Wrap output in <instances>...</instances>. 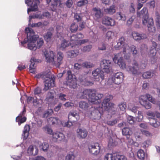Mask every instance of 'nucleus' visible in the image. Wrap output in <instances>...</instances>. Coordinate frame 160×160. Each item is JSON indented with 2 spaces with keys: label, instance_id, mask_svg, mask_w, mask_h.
<instances>
[{
  "label": "nucleus",
  "instance_id": "obj_41",
  "mask_svg": "<svg viewBox=\"0 0 160 160\" xmlns=\"http://www.w3.org/2000/svg\"><path fill=\"white\" fill-rule=\"evenodd\" d=\"M78 39L77 38L76 35H73L70 38V42L72 43L73 47L75 45H77L78 43Z\"/></svg>",
  "mask_w": 160,
  "mask_h": 160
},
{
  "label": "nucleus",
  "instance_id": "obj_64",
  "mask_svg": "<svg viewBox=\"0 0 160 160\" xmlns=\"http://www.w3.org/2000/svg\"><path fill=\"white\" fill-rule=\"evenodd\" d=\"M117 122V120L116 119H115L114 120L108 121L107 123L108 125L112 126L116 124Z\"/></svg>",
  "mask_w": 160,
  "mask_h": 160
},
{
  "label": "nucleus",
  "instance_id": "obj_31",
  "mask_svg": "<svg viewBox=\"0 0 160 160\" xmlns=\"http://www.w3.org/2000/svg\"><path fill=\"white\" fill-rule=\"evenodd\" d=\"M116 18L119 21L122 20L125 21L126 19L125 15L121 12H118L115 15Z\"/></svg>",
  "mask_w": 160,
  "mask_h": 160
},
{
  "label": "nucleus",
  "instance_id": "obj_23",
  "mask_svg": "<svg viewBox=\"0 0 160 160\" xmlns=\"http://www.w3.org/2000/svg\"><path fill=\"white\" fill-rule=\"evenodd\" d=\"M31 64L29 66V71L31 73H34L35 72V68L36 66L35 64L38 61L34 58H32L30 60Z\"/></svg>",
  "mask_w": 160,
  "mask_h": 160
},
{
  "label": "nucleus",
  "instance_id": "obj_52",
  "mask_svg": "<svg viewBox=\"0 0 160 160\" xmlns=\"http://www.w3.org/2000/svg\"><path fill=\"white\" fill-rule=\"evenodd\" d=\"M118 106L121 110L124 111L127 108L126 103L125 102H122L119 104Z\"/></svg>",
  "mask_w": 160,
  "mask_h": 160
},
{
  "label": "nucleus",
  "instance_id": "obj_40",
  "mask_svg": "<svg viewBox=\"0 0 160 160\" xmlns=\"http://www.w3.org/2000/svg\"><path fill=\"white\" fill-rule=\"evenodd\" d=\"M150 124L154 127H158L160 125V122L158 121L156 119L153 118H150Z\"/></svg>",
  "mask_w": 160,
  "mask_h": 160
},
{
  "label": "nucleus",
  "instance_id": "obj_51",
  "mask_svg": "<svg viewBox=\"0 0 160 160\" xmlns=\"http://www.w3.org/2000/svg\"><path fill=\"white\" fill-rule=\"evenodd\" d=\"M26 120V118L25 117H17L16 119V121L17 122H18L19 125L24 122Z\"/></svg>",
  "mask_w": 160,
  "mask_h": 160
},
{
  "label": "nucleus",
  "instance_id": "obj_56",
  "mask_svg": "<svg viewBox=\"0 0 160 160\" xmlns=\"http://www.w3.org/2000/svg\"><path fill=\"white\" fill-rule=\"evenodd\" d=\"M48 74V73H46V72H45L42 74H40L37 75L35 76V77L37 78H42L43 79H45L47 77Z\"/></svg>",
  "mask_w": 160,
  "mask_h": 160
},
{
  "label": "nucleus",
  "instance_id": "obj_17",
  "mask_svg": "<svg viewBox=\"0 0 160 160\" xmlns=\"http://www.w3.org/2000/svg\"><path fill=\"white\" fill-rule=\"evenodd\" d=\"M132 36L133 38L136 41H140L146 39L147 35L144 33L134 31L132 32Z\"/></svg>",
  "mask_w": 160,
  "mask_h": 160
},
{
  "label": "nucleus",
  "instance_id": "obj_25",
  "mask_svg": "<svg viewBox=\"0 0 160 160\" xmlns=\"http://www.w3.org/2000/svg\"><path fill=\"white\" fill-rule=\"evenodd\" d=\"M94 14V18L96 19L101 18L103 15V14L99 8H94L92 9Z\"/></svg>",
  "mask_w": 160,
  "mask_h": 160
},
{
  "label": "nucleus",
  "instance_id": "obj_61",
  "mask_svg": "<svg viewBox=\"0 0 160 160\" xmlns=\"http://www.w3.org/2000/svg\"><path fill=\"white\" fill-rule=\"evenodd\" d=\"M117 144L115 141H114L112 138H110L108 142V145L110 147L114 146Z\"/></svg>",
  "mask_w": 160,
  "mask_h": 160
},
{
  "label": "nucleus",
  "instance_id": "obj_3",
  "mask_svg": "<svg viewBox=\"0 0 160 160\" xmlns=\"http://www.w3.org/2000/svg\"><path fill=\"white\" fill-rule=\"evenodd\" d=\"M79 95L81 98H88L89 102L92 104H96L98 102V100L103 97L102 94L98 93L96 90L90 89L83 90Z\"/></svg>",
  "mask_w": 160,
  "mask_h": 160
},
{
  "label": "nucleus",
  "instance_id": "obj_29",
  "mask_svg": "<svg viewBox=\"0 0 160 160\" xmlns=\"http://www.w3.org/2000/svg\"><path fill=\"white\" fill-rule=\"evenodd\" d=\"M137 16L138 17L142 16L143 17H148V10L147 8L144 7L140 12H137Z\"/></svg>",
  "mask_w": 160,
  "mask_h": 160
},
{
  "label": "nucleus",
  "instance_id": "obj_47",
  "mask_svg": "<svg viewBox=\"0 0 160 160\" xmlns=\"http://www.w3.org/2000/svg\"><path fill=\"white\" fill-rule=\"evenodd\" d=\"M43 129L44 132H47L48 134L52 135V136L53 133H54L53 132L52 129L48 126H45L43 128Z\"/></svg>",
  "mask_w": 160,
  "mask_h": 160
},
{
  "label": "nucleus",
  "instance_id": "obj_1",
  "mask_svg": "<svg viewBox=\"0 0 160 160\" xmlns=\"http://www.w3.org/2000/svg\"><path fill=\"white\" fill-rule=\"evenodd\" d=\"M113 60L115 63L118 64L119 67L123 69H126L127 71L134 75L139 74L140 73V70L145 68V65L142 63L139 65L138 62L134 61L132 63V66H129L126 68V65L124 61L121 53L116 54L114 55Z\"/></svg>",
  "mask_w": 160,
  "mask_h": 160
},
{
  "label": "nucleus",
  "instance_id": "obj_57",
  "mask_svg": "<svg viewBox=\"0 0 160 160\" xmlns=\"http://www.w3.org/2000/svg\"><path fill=\"white\" fill-rule=\"evenodd\" d=\"M75 156L72 152L68 153L66 157V159L67 160H74Z\"/></svg>",
  "mask_w": 160,
  "mask_h": 160
},
{
  "label": "nucleus",
  "instance_id": "obj_22",
  "mask_svg": "<svg viewBox=\"0 0 160 160\" xmlns=\"http://www.w3.org/2000/svg\"><path fill=\"white\" fill-rule=\"evenodd\" d=\"M68 120L75 122L79 119V114L76 111L70 112L68 115Z\"/></svg>",
  "mask_w": 160,
  "mask_h": 160
},
{
  "label": "nucleus",
  "instance_id": "obj_45",
  "mask_svg": "<svg viewBox=\"0 0 160 160\" xmlns=\"http://www.w3.org/2000/svg\"><path fill=\"white\" fill-rule=\"evenodd\" d=\"M145 155V153L142 150L140 149L137 152L138 157L141 160H144Z\"/></svg>",
  "mask_w": 160,
  "mask_h": 160
},
{
  "label": "nucleus",
  "instance_id": "obj_13",
  "mask_svg": "<svg viewBox=\"0 0 160 160\" xmlns=\"http://www.w3.org/2000/svg\"><path fill=\"white\" fill-rule=\"evenodd\" d=\"M88 148L90 153L94 155H97L100 152L101 147L99 143H96L89 145Z\"/></svg>",
  "mask_w": 160,
  "mask_h": 160
},
{
  "label": "nucleus",
  "instance_id": "obj_53",
  "mask_svg": "<svg viewBox=\"0 0 160 160\" xmlns=\"http://www.w3.org/2000/svg\"><path fill=\"white\" fill-rule=\"evenodd\" d=\"M39 18V19H42L43 18V16L42 15H41L40 14H36L35 15H33L32 16H30L29 17V22H30V21L32 18Z\"/></svg>",
  "mask_w": 160,
  "mask_h": 160
},
{
  "label": "nucleus",
  "instance_id": "obj_27",
  "mask_svg": "<svg viewBox=\"0 0 160 160\" xmlns=\"http://www.w3.org/2000/svg\"><path fill=\"white\" fill-rule=\"evenodd\" d=\"M79 53L78 50L69 51L67 52V56L70 58H73L77 57Z\"/></svg>",
  "mask_w": 160,
  "mask_h": 160
},
{
  "label": "nucleus",
  "instance_id": "obj_44",
  "mask_svg": "<svg viewBox=\"0 0 160 160\" xmlns=\"http://www.w3.org/2000/svg\"><path fill=\"white\" fill-rule=\"evenodd\" d=\"M115 153H107L104 156V160H114Z\"/></svg>",
  "mask_w": 160,
  "mask_h": 160
},
{
  "label": "nucleus",
  "instance_id": "obj_19",
  "mask_svg": "<svg viewBox=\"0 0 160 160\" xmlns=\"http://www.w3.org/2000/svg\"><path fill=\"white\" fill-rule=\"evenodd\" d=\"M89 77L86 74L84 75H81L79 76V79L82 84L85 86L91 85L93 84V82L88 80Z\"/></svg>",
  "mask_w": 160,
  "mask_h": 160
},
{
  "label": "nucleus",
  "instance_id": "obj_14",
  "mask_svg": "<svg viewBox=\"0 0 160 160\" xmlns=\"http://www.w3.org/2000/svg\"><path fill=\"white\" fill-rule=\"evenodd\" d=\"M52 140L54 142L58 143L63 141L65 139V136L62 132L58 131L54 132L52 136Z\"/></svg>",
  "mask_w": 160,
  "mask_h": 160
},
{
  "label": "nucleus",
  "instance_id": "obj_36",
  "mask_svg": "<svg viewBox=\"0 0 160 160\" xmlns=\"http://www.w3.org/2000/svg\"><path fill=\"white\" fill-rule=\"evenodd\" d=\"M48 24L47 22L44 21L43 22H39L37 23H33L31 25L32 27H40L42 28L47 25Z\"/></svg>",
  "mask_w": 160,
  "mask_h": 160
},
{
  "label": "nucleus",
  "instance_id": "obj_26",
  "mask_svg": "<svg viewBox=\"0 0 160 160\" xmlns=\"http://www.w3.org/2000/svg\"><path fill=\"white\" fill-rule=\"evenodd\" d=\"M48 121L49 123H51L52 125H54L61 124V122H62L58 118L54 117L49 118Z\"/></svg>",
  "mask_w": 160,
  "mask_h": 160
},
{
  "label": "nucleus",
  "instance_id": "obj_20",
  "mask_svg": "<svg viewBox=\"0 0 160 160\" xmlns=\"http://www.w3.org/2000/svg\"><path fill=\"white\" fill-rule=\"evenodd\" d=\"M38 150L35 146L30 145L27 150V154L28 156L37 155L38 153Z\"/></svg>",
  "mask_w": 160,
  "mask_h": 160
},
{
  "label": "nucleus",
  "instance_id": "obj_49",
  "mask_svg": "<svg viewBox=\"0 0 160 160\" xmlns=\"http://www.w3.org/2000/svg\"><path fill=\"white\" fill-rule=\"evenodd\" d=\"M114 160H127V159L123 155L118 154L115 153Z\"/></svg>",
  "mask_w": 160,
  "mask_h": 160
},
{
  "label": "nucleus",
  "instance_id": "obj_63",
  "mask_svg": "<svg viewBox=\"0 0 160 160\" xmlns=\"http://www.w3.org/2000/svg\"><path fill=\"white\" fill-rule=\"evenodd\" d=\"M127 121L130 124H132L134 123V118L131 116L128 115L127 117Z\"/></svg>",
  "mask_w": 160,
  "mask_h": 160
},
{
  "label": "nucleus",
  "instance_id": "obj_33",
  "mask_svg": "<svg viewBox=\"0 0 160 160\" xmlns=\"http://www.w3.org/2000/svg\"><path fill=\"white\" fill-rule=\"evenodd\" d=\"M55 92L53 90H50L47 93L46 100L47 101H51L54 97Z\"/></svg>",
  "mask_w": 160,
  "mask_h": 160
},
{
  "label": "nucleus",
  "instance_id": "obj_37",
  "mask_svg": "<svg viewBox=\"0 0 160 160\" xmlns=\"http://www.w3.org/2000/svg\"><path fill=\"white\" fill-rule=\"evenodd\" d=\"M122 132L123 135L127 136V138H129V135L132 133V131L129 128L125 127L122 129Z\"/></svg>",
  "mask_w": 160,
  "mask_h": 160
},
{
  "label": "nucleus",
  "instance_id": "obj_60",
  "mask_svg": "<svg viewBox=\"0 0 160 160\" xmlns=\"http://www.w3.org/2000/svg\"><path fill=\"white\" fill-rule=\"evenodd\" d=\"M52 33L51 32H47L44 36V39L47 41L48 42L50 40Z\"/></svg>",
  "mask_w": 160,
  "mask_h": 160
},
{
  "label": "nucleus",
  "instance_id": "obj_34",
  "mask_svg": "<svg viewBox=\"0 0 160 160\" xmlns=\"http://www.w3.org/2000/svg\"><path fill=\"white\" fill-rule=\"evenodd\" d=\"M30 127L28 125H26L24 127L22 136L23 139H26L27 138L29 134Z\"/></svg>",
  "mask_w": 160,
  "mask_h": 160
},
{
  "label": "nucleus",
  "instance_id": "obj_46",
  "mask_svg": "<svg viewBox=\"0 0 160 160\" xmlns=\"http://www.w3.org/2000/svg\"><path fill=\"white\" fill-rule=\"evenodd\" d=\"M78 28V24L75 23H72L70 27V29L72 32H75Z\"/></svg>",
  "mask_w": 160,
  "mask_h": 160
},
{
  "label": "nucleus",
  "instance_id": "obj_62",
  "mask_svg": "<svg viewBox=\"0 0 160 160\" xmlns=\"http://www.w3.org/2000/svg\"><path fill=\"white\" fill-rule=\"evenodd\" d=\"M82 66L87 68H89L92 67L93 65L90 62H85L82 64Z\"/></svg>",
  "mask_w": 160,
  "mask_h": 160
},
{
  "label": "nucleus",
  "instance_id": "obj_5",
  "mask_svg": "<svg viewBox=\"0 0 160 160\" xmlns=\"http://www.w3.org/2000/svg\"><path fill=\"white\" fill-rule=\"evenodd\" d=\"M124 38L123 37H121L118 40L117 44L115 45V48L118 49L122 47L125 58H127L125 56L127 55L129 56L131 52L133 55H136L138 52L136 47L134 45H132L130 47L128 45L124 44Z\"/></svg>",
  "mask_w": 160,
  "mask_h": 160
},
{
  "label": "nucleus",
  "instance_id": "obj_15",
  "mask_svg": "<svg viewBox=\"0 0 160 160\" xmlns=\"http://www.w3.org/2000/svg\"><path fill=\"white\" fill-rule=\"evenodd\" d=\"M90 111H91V118L92 119L98 120L100 118L102 114L98 109H96L92 107L91 108Z\"/></svg>",
  "mask_w": 160,
  "mask_h": 160
},
{
  "label": "nucleus",
  "instance_id": "obj_28",
  "mask_svg": "<svg viewBox=\"0 0 160 160\" xmlns=\"http://www.w3.org/2000/svg\"><path fill=\"white\" fill-rule=\"evenodd\" d=\"M70 45L72 47H73V45H72L71 42H69L68 41L65 39L63 40L61 42L60 48L62 50H64L66 48L68 47L69 45Z\"/></svg>",
  "mask_w": 160,
  "mask_h": 160
},
{
  "label": "nucleus",
  "instance_id": "obj_2",
  "mask_svg": "<svg viewBox=\"0 0 160 160\" xmlns=\"http://www.w3.org/2000/svg\"><path fill=\"white\" fill-rule=\"evenodd\" d=\"M25 31L27 33V37L24 39L23 42H21L22 45L27 43L28 48L33 50H36L37 48H39L43 45V40L42 38H40L38 41L37 45L36 46V42L37 39L39 38V36L34 34V32L32 28H27L25 29Z\"/></svg>",
  "mask_w": 160,
  "mask_h": 160
},
{
  "label": "nucleus",
  "instance_id": "obj_35",
  "mask_svg": "<svg viewBox=\"0 0 160 160\" xmlns=\"http://www.w3.org/2000/svg\"><path fill=\"white\" fill-rule=\"evenodd\" d=\"M153 46L151 48L149 52V55L151 57H153L155 56L156 53V47L157 45L155 42H152Z\"/></svg>",
  "mask_w": 160,
  "mask_h": 160
},
{
  "label": "nucleus",
  "instance_id": "obj_42",
  "mask_svg": "<svg viewBox=\"0 0 160 160\" xmlns=\"http://www.w3.org/2000/svg\"><path fill=\"white\" fill-rule=\"evenodd\" d=\"M150 24L147 26L148 30L150 32H155L156 29L154 26L153 22L152 21V19H150Z\"/></svg>",
  "mask_w": 160,
  "mask_h": 160
},
{
  "label": "nucleus",
  "instance_id": "obj_38",
  "mask_svg": "<svg viewBox=\"0 0 160 160\" xmlns=\"http://www.w3.org/2000/svg\"><path fill=\"white\" fill-rule=\"evenodd\" d=\"M155 22L157 28H160V15L157 12H155Z\"/></svg>",
  "mask_w": 160,
  "mask_h": 160
},
{
  "label": "nucleus",
  "instance_id": "obj_24",
  "mask_svg": "<svg viewBox=\"0 0 160 160\" xmlns=\"http://www.w3.org/2000/svg\"><path fill=\"white\" fill-rule=\"evenodd\" d=\"M79 107L81 109L85 111H87L90 106L88 102L84 101H81L79 103Z\"/></svg>",
  "mask_w": 160,
  "mask_h": 160
},
{
  "label": "nucleus",
  "instance_id": "obj_48",
  "mask_svg": "<svg viewBox=\"0 0 160 160\" xmlns=\"http://www.w3.org/2000/svg\"><path fill=\"white\" fill-rule=\"evenodd\" d=\"M53 112V110L52 109H48L44 113L43 115V117L44 118H46L49 115H51Z\"/></svg>",
  "mask_w": 160,
  "mask_h": 160
},
{
  "label": "nucleus",
  "instance_id": "obj_55",
  "mask_svg": "<svg viewBox=\"0 0 160 160\" xmlns=\"http://www.w3.org/2000/svg\"><path fill=\"white\" fill-rule=\"evenodd\" d=\"M88 3L87 0H81L77 3V5L78 7H81L85 5Z\"/></svg>",
  "mask_w": 160,
  "mask_h": 160
},
{
  "label": "nucleus",
  "instance_id": "obj_8",
  "mask_svg": "<svg viewBox=\"0 0 160 160\" xmlns=\"http://www.w3.org/2000/svg\"><path fill=\"white\" fill-rule=\"evenodd\" d=\"M45 79L43 90L46 91L55 86V78L54 75H51V72H48V75Z\"/></svg>",
  "mask_w": 160,
  "mask_h": 160
},
{
  "label": "nucleus",
  "instance_id": "obj_16",
  "mask_svg": "<svg viewBox=\"0 0 160 160\" xmlns=\"http://www.w3.org/2000/svg\"><path fill=\"white\" fill-rule=\"evenodd\" d=\"M102 22L105 25L110 26H114L116 23L114 19L108 16H105L102 18Z\"/></svg>",
  "mask_w": 160,
  "mask_h": 160
},
{
  "label": "nucleus",
  "instance_id": "obj_32",
  "mask_svg": "<svg viewBox=\"0 0 160 160\" xmlns=\"http://www.w3.org/2000/svg\"><path fill=\"white\" fill-rule=\"evenodd\" d=\"M154 74L155 72L154 71H148L144 72L143 73L142 77L144 78L147 79L151 78Z\"/></svg>",
  "mask_w": 160,
  "mask_h": 160
},
{
  "label": "nucleus",
  "instance_id": "obj_54",
  "mask_svg": "<svg viewBox=\"0 0 160 160\" xmlns=\"http://www.w3.org/2000/svg\"><path fill=\"white\" fill-rule=\"evenodd\" d=\"M69 120L66 122H64L63 121H62L61 122V124L64 127H70L72 125V122L69 121Z\"/></svg>",
  "mask_w": 160,
  "mask_h": 160
},
{
  "label": "nucleus",
  "instance_id": "obj_50",
  "mask_svg": "<svg viewBox=\"0 0 160 160\" xmlns=\"http://www.w3.org/2000/svg\"><path fill=\"white\" fill-rule=\"evenodd\" d=\"M141 52L142 54L146 53L148 52L147 46L145 44H142L140 47Z\"/></svg>",
  "mask_w": 160,
  "mask_h": 160
},
{
  "label": "nucleus",
  "instance_id": "obj_4",
  "mask_svg": "<svg viewBox=\"0 0 160 160\" xmlns=\"http://www.w3.org/2000/svg\"><path fill=\"white\" fill-rule=\"evenodd\" d=\"M43 52L47 62H51L58 68L62 63L64 55L62 52H58L56 57H55V53L52 51H48L46 49H44Z\"/></svg>",
  "mask_w": 160,
  "mask_h": 160
},
{
  "label": "nucleus",
  "instance_id": "obj_7",
  "mask_svg": "<svg viewBox=\"0 0 160 160\" xmlns=\"http://www.w3.org/2000/svg\"><path fill=\"white\" fill-rule=\"evenodd\" d=\"M123 78L124 76L122 72H118L113 77L109 78L107 81V84L110 86V88H112L114 84L117 85L120 84L122 82Z\"/></svg>",
  "mask_w": 160,
  "mask_h": 160
},
{
  "label": "nucleus",
  "instance_id": "obj_18",
  "mask_svg": "<svg viewBox=\"0 0 160 160\" xmlns=\"http://www.w3.org/2000/svg\"><path fill=\"white\" fill-rule=\"evenodd\" d=\"M101 73V69L98 68L92 72V74L94 77L95 81H98L99 80V77H100L102 80H103L104 79V75L102 73Z\"/></svg>",
  "mask_w": 160,
  "mask_h": 160
},
{
  "label": "nucleus",
  "instance_id": "obj_6",
  "mask_svg": "<svg viewBox=\"0 0 160 160\" xmlns=\"http://www.w3.org/2000/svg\"><path fill=\"white\" fill-rule=\"evenodd\" d=\"M138 98L140 104L147 109L150 108L152 107L151 104L147 101V99L153 104L156 102L155 99L149 94L141 95Z\"/></svg>",
  "mask_w": 160,
  "mask_h": 160
},
{
  "label": "nucleus",
  "instance_id": "obj_58",
  "mask_svg": "<svg viewBox=\"0 0 160 160\" xmlns=\"http://www.w3.org/2000/svg\"><path fill=\"white\" fill-rule=\"evenodd\" d=\"M135 18V16L134 15H132L127 20L126 24L128 26L131 25Z\"/></svg>",
  "mask_w": 160,
  "mask_h": 160
},
{
  "label": "nucleus",
  "instance_id": "obj_12",
  "mask_svg": "<svg viewBox=\"0 0 160 160\" xmlns=\"http://www.w3.org/2000/svg\"><path fill=\"white\" fill-rule=\"evenodd\" d=\"M112 64L110 60H103L101 63V67L102 69V71L108 73L112 70Z\"/></svg>",
  "mask_w": 160,
  "mask_h": 160
},
{
  "label": "nucleus",
  "instance_id": "obj_39",
  "mask_svg": "<svg viewBox=\"0 0 160 160\" xmlns=\"http://www.w3.org/2000/svg\"><path fill=\"white\" fill-rule=\"evenodd\" d=\"M49 144L48 143L44 142L39 146V148L41 150H42L44 152H47L49 148Z\"/></svg>",
  "mask_w": 160,
  "mask_h": 160
},
{
  "label": "nucleus",
  "instance_id": "obj_59",
  "mask_svg": "<svg viewBox=\"0 0 160 160\" xmlns=\"http://www.w3.org/2000/svg\"><path fill=\"white\" fill-rule=\"evenodd\" d=\"M92 48V46L89 45L84 47L82 49V51L83 52H89Z\"/></svg>",
  "mask_w": 160,
  "mask_h": 160
},
{
  "label": "nucleus",
  "instance_id": "obj_21",
  "mask_svg": "<svg viewBox=\"0 0 160 160\" xmlns=\"http://www.w3.org/2000/svg\"><path fill=\"white\" fill-rule=\"evenodd\" d=\"M77 137L80 139H84L87 136L88 132L84 128H78L76 131Z\"/></svg>",
  "mask_w": 160,
  "mask_h": 160
},
{
  "label": "nucleus",
  "instance_id": "obj_11",
  "mask_svg": "<svg viewBox=\"0 0 160 160\" xmlns=\"http://www.w3.org/2000/svg\"><path fill=\"white\" fill-rule=\"evenodd\" d=\"M26 4L31 7L30 8L28 9V13L29 14V12L35 11L38 10V5L39 3L38 0H25Z\"/></svg>",
  "mask_w": 160,
  "mask_h": 160
},
{
  "label": "nucleus",
  "instance_id": "obj_10",
  "mask_svg": "<svg viewBox=\"0 0 160 160\" xmlns=\"http://www.w3.org/2000/svg\"><path fill=\"white\" fill-rule=\"evenodd\" d=\"M113 97L112 95H109L107 96L102 102V109L108 110L113 107L114 104L110 102L111 100L112 99Z\"/></svg>",
  "mask_w": 160,
  "mask_h": 160
},
{
  "label": "nucleus",
  "instance_id": "obj_9",
  "mask_svg": "<svg viewBox=\"0 0 160 160\" xmlns=\"http://www.w3.org/2000/svg\"><path fill=\"white\" fill-rule=\"evenodd\" d=\"M66 84L69 87L73 88H75L77 85V80L75 75L72 74L70 71H68L67 72Z\"/></svg>",
  "mask_w": 160,
  "mask_h": 160
},
{
  "label": "nucleus",
  "instance_id": "obj_30",
  "mask_svg": "<svg viewBox=\"0 0 160 160\" xmlns=\"http://www.w3.org/2000/svg\"><path fill=\"white\" fill-rule=\"evenodd\" d=\"M104 11L106 13L113 14L116 12L115 6L114 5H112L109 8L105 9Z\"/></svg>",
  "mask_w": 160,
  "mask_h": 160
},
{
  "label": "nucleus",
  "instance_id": "obj_43",
  "mask_svg": "<svg viewBox=\"0 0 160 160\" xmlns=\"http://www.w3.org/2000/svg\"><path fill=\"white\" fill-rule=\"evenodd\" d=\"M152 19V21L153 22V19L152 18H149L148 16L143 17L142 19V22L143 25L147 26V27L148 25L150 24V20Z\"/></svg>",
  "mask_w": 160,
  "mask_h": 160
}]
</instances>
